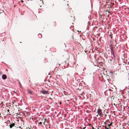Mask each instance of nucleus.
<instances>
[{
    "instance_id": "nucleus-1",
    "label": "nucleus",
    "mask_w": 129,
    "mask_h": 129,
    "mask_svg": "<svg viewBox=\"0 0 129 129\" xmlns=\"http://www.w3.org/2000/svg\"><path fill=\"white\" fill-rule=\"evenodd\" d=\"M102 110L101 109H99L97 110V113H98V114L101 117H102L103 115V113L102 112Z\"/></svg>"
},
{
    "instance_id": "nucleus-2",
    "label": "nucleus",
    "mask_w": 129,
    "mask_h": 129,
    "mask_svg": "<svg viewBox=\"0 0 129 129\" xmlns=\"http://www.w3.org/2000/svg\"><path fill=\"white\" fill-rule=\"evenodd\" d=\"M41 92L43 94H48V92L47 91L44 90H41Z\"/></svg>"
},
{
    "instance_id": "nucleus-3",
    "label": "nucleus",
    "mask_w": 129,
    "mask_h": 129,
    "mask_svg": "<svg viewBox=\"0 0 129 129\" xmlns=\"http://www.w3.org/2000/svg\"><path fill=\"white\" fill-rule=\"evenodd\" d=\"M111 52L113 55V58H114V59L115 58V55L114 54V52L112 48H111Z\"/></svg>"
},
{
    "instance_id": "nucleus-4",
    "label": "nucleus",
    "mask_w": 129,
    "mask_h": 129,
    "mask_svg": "<svg viewBox=\"0 0 129 129\" xmlns=\"http://www.w3.org/2000/svg\"><path fill=\"white\" fill-rule=\"evenodd\" d=\"M15 124L14 123H11L10 125V128H12L14 126Z\"/></svg>"
},
{
    "instance_id": "nucleus-5",
    "label": "nucleus",
    "mask_w": 129,
    "mask_h": 129,
    "mask_svg": "<svg viewBox=\"0 0 129 129\" xmlns=\"http://www.w3.org/2000/svg\"><path fill=\"white\" fill-rule=\"evenodd\" d=\"M2 78L4 80L6 79L7 78V76L5 74L3 75L2 76Z\"/></svg>"
},
{
    "instance_id": "nucleus-6",
    "label": "nucleus",
    "mask_w": 129,
    "mask_h": 129,
    "mask_svg": "<svg viewBox=\"0 0 129 129\" xmlns=\"http://www.w3.org/2000/svg\"><path fill=\"white\" fill-rule=\"evenodd\" d=\"M46 119L45 118L44 119H42L41 120V122H42V123H43L44 124H45V123L46 121Z\"/></svg>"
},
{
    "instance_id": "nucleus-7",
    "label": "nucleus",
    "mask_w": 129,
    "mask_h": 129,
    "mask_svg": "<svg viewBox=\"0 0 129 129\" xmlns=\"http://www.w3.org/2000/svg\"><path fill=\"white\" fill-rule=\"evenodd\" d=\"M27 91L28 94H33V92L31 90H27Z\"/></svg>"
},
{
    "instance_id": "nucleus-8",
    "label": "nucleus",
    "mask_w": 129,
    "mask_h": 129,
    "mask_svg": "<svg viewBox=\"0 0 129 129\" xmlns=\"http://www.w3.org/2000/svg\"><path fill=\"white\" fill-rule=\"evenodd\" d=\"M5 9H0V13H2L4 12Z\"/></svg>"
},
{
    "instance_id": "nucleus-9",
    "label": "nucleus",
    "mask_w": 129,
    "mask_h": 129,
    "mask_svg": "<svg viewBox=\"0 0 129 129\" xmlns=\"http://www.w3.org/2000/svg\"><path fill=\"white\" fill-rule=\"evenodd\" d=\"M62 1L65 2L66 3V4L68 6V0H61Z\"/></svg>"
},
{
    "instance_id": "nucleus-10",
    "label": "nucleus",
    "mask_w": 129,
    "mask_h": 129,
    "mask_svg": "<svg viewBox=\"0 0 129 129\" xmlns=\"http://www.w3.org/2000/svg\"><path fill=\"white\" fill-rule=\"evenodd\" d=\"M112 123H113L112 122H111L110 124H108V127H109L111 126L112 125Z\"/></svg>"
},
{
    "instance_id": "nucleus-11",
    "label": "nucleus",
    "mask_w": 129,
    "mask_h": 129,
    "mask_svg": "<svg viewBox=\"0 0 129 129\" xmlns=\"http://www.w3.org/2000/svg\"><path fill=\"white\" fill-rule=\"evenodd\" d=\"M23 2H24V1L23 0H21L20 1L19 3L20 4L21 3H22Z\"/></svg>"
},
{
    "instance_id": "nucleus-12",
    "label": "nucleus",
    "mask_w": 129,
    "mask_h": 129,
    "mask_svg": "<svg viewBox=\"0 0 129 129\" xmlns=\"http://www.w3.org/2000/svg\"><path fill=\"white\" fill-rule=\"evenodd\" d=\"M108 14H107V13H106V15H107V16L108 17H109V13L110 12V11L109 10L108 11Z\"/></svg>"
},
{
    "instance_id": "nucleus-13",
    "label": "nucleus",
    "mask_w": 129,
    "mask_h": 129,
    "mask_svg": "<svg viewBox=\"0 0 129 129\" xmlns=\"http://www.w3.org/2000/svg\"><path fill=\"white\" fill-rule=\"evenodd\" d=\"M109 36H111V39L112 38V35H109Z\"/></svg>"
},
{
    "instance_id": "nucleus-14",
    "label": "nucleus",
    "mask_w": 129,
    "mask_h": 129,
    "mask_svg": "<svg viewBox=\"0 0 129 129\" xmlns=\"http://www.w3.org/2000/svg\"><path fill=\"white\" fill-rule=\"evenodd\" d=\"M2 73L1 72V71H0V75H1V74H2Z\"/></svg>"
},
{
    "instance_id": "nucleus-15",
    "label": "nucleus",
    "mask_w": 129,
    "mask_h": 129,
    "mask_svg": "<svg viewBox=\"0 0 129 129\" xmlns=\"http://www.w3.org/2000/svg\"><path fill=\"white\" fill-rule=\"evenodd\" d=\"M42 123V122H40L39 123V124H41Z\"/></svg>"
},
{
    "instance_id": "nucleus-16",
    "label": "nucleus",
    "mask_w": 129,
    "mask_h": 129,
    "mask_svg": "<svg viewBox=\"0 0 129 129\" xmlns=\"http://www.w3.org/2000/svg\"><path fill=\"white\" fill-rule=\"evenodd\" d=\"M105 128L106 129H108V128L106 126H105Z\"/></svg>"
},
{
    "instance_id": "nucleus-17",
    "label": "nucleus",
    "mask_w": 129,
    "mask_h": 129,
    "mask_svg": "<svg viewBox=\"0 0 129 129\" xmlns=\"http://www.w3.org/2000/svg\"><path fill=\"white\" fill-rule=\"evenodd\" d=\"M7 111L8 112H9V109H8Z\"/></svg>"
},
{
    "instance_id": "nucleus-18",
    "label": "nucleus",
    "mask_w": 129,
    "mask_h": 129,
    "mask_svg": "<svg viewBox=\"0 0 129 129\" xmlns=\"http://www.w3.org/2000/svg\"><path fill=\"white\" fill-rule=\"evenodd\" d=\"M107 123H106V122H104V124H107Z\"/></svg>"
},
{
    "instance_id": "nucleus-19",
    "label": "nucleus",
    "mask_w": 129,
    "mask_h": 129,
    "mask_svg": "<svg viewBox=\"0 0 129 129\" xmlns=\"http://www.w3.org/2000/svg\"><path fill=\"white\" fill-rule=\"evenodd\" d=\"M92 129H94V127L93 126L92 127Z\"/></svg>"
},
{
    "instance_id": "nucleus-20",
    "label": "nucleus",
    "mask_w": 129,
    "mask_h": 129,
    "mask_svg": "<svg viewBox=\"0 0 129 129\" xmlns=\"http://www.w3.org/2000/svg\"><path fill=\"white\" fill-rule=\"evenodd\" d=\"M91 125V123H90V124H89V125Z\"/></svg>"
},
{
    "instance_id": "nucleus-21",
    "label": "nucleus",
    "mask_w": 129,
    "mask_h": 129,
    "mask_svg": "<svg viewBox=\"0 0 129 129\" xmlns=\"http://www.w3.org/2000/svg\"><path fill=\"white\" fill-rule=\"evenodd\" d=\"M86 128V127H84V128H83V129H85V128Z\"/></svg>"
},
{
    "instance_id": "nucleus-22",
    "label": "nucleus",
    "mask_w": 129,
    "mask_h": 129,
    "mask_svg": "<svg viewBox=\"0 0 129 129\" xmlns=\"http://www.w3.org/2000/svg\"><path fill=\"white\" fill-rule=\"evenodd\" d=\"M109 90H111V89H109Z\"/></svg>"
},
{
    "instance_id": "nucleus-23",
    "label": "nucleus",
    "mask_w": 129,
    "mask_h": 129,
    "mask_svg": "<svg viewBox=\"0 0 129 129\" xmlns=\"http://www.w3.org/2000/svg\"><path fill=\"white\" fill-rule=\"evenodd\" d=\"M12 103L13 104H14L13 102H12Z\"/></svg>"
},
{
    "instance_id": "nucleus-24",
    "label": "nucleus",
    "mask_w": 129,
    "mask_h": 129,
    "mask_svg": "<svg viewBox=\"0 0 129 129\" xmlns=\"http://www.w3.org/2000/svg\"><path fill=\"white\" fill-rule=\"evenodd\" d=\"M107 11H108V10H107L106 11V12H107Z\"/></svg>"
},
{
    "instance_id": "nucleus-25",
    "label": "nucleus",
    "mask_w": 129,
    "mask_h": 129,
    "mask_svg": "<svg viewBox=\"0 0 129 129\" xmlns=\"http://www.w3.org/2000/svg\"><path fill=\"white\" fill-rule=\"evenodd\" d=\"M106 115H107L106 114H105V116H106Z\"/></svg>"
},
{
    "instance_id": "nucleus-26",
    "label": "nucleus",
    "mask_w": 129,
    "mask_h": 129,
    "mask_svg": "<svg viewBox=\"0 0 129 129\" xmlns=\"http://www.w3.org/2000/svg\"><path fill=\"white\" fill-rule=\"evenodd\" d=\"M29 129H33L32 128H29Z\"/></svg>"
},
{
    "instance_id": "nucleus-27",
    "label": "nucleus",
    "mask_w": 129,
    "mask_h": 129,
    "mask_svg": "<svg viewBox=\"0 0 129 129\" xmlns=\"http://www.w3.org/2000/svg\"><path fill=\"white\" fill-rule=\"evenodd\" d=\"M98 116V115H97L96 116Z\"/></svg>"
},
{
    "instance_id": "nucleus-28",
    "label": "nucleus",
    "mask_w": 129,
    "mask_h": 129,
    "mask_svg": "<svg viewBox=\"0 0 129 129\" xmlns=\"http://www.w3.org/2000/svg\"><path fill=\"white\" fill-rule=\"evenodd\" d=\"M124 129H125V128H124V127L123 128Z\"/></svg>"
},
{
    "instance_id": "nucleus-29",
    "label": "nucleus",
    "mask_w": 129,
    "mask_h": 129,
    "mask_svg": "<svg viewBox=\"0 0 129 129\" xmlns=\"http://www.w3.org/2000/svg\"><path fill=\"white\" fill-rule=\"evenodd\" d=\"M14 102H15V101H14Z\"/></svg>"
},
{
    "instance_id": "nucleus-30",
    "label": "nucleus",
    "mask_w": 129,
    "mask_h": 129,
    "mask_svg": "<svg viewBox=\"0 0 129 129\" xmlns=\"http://www.w3.org/2000/svg\"><path fill=\"white\" fill-rule=\"evenodd\" d=\"M1 113H0V115H1Z\"/></svg>"
},
{
    "instance_id": "nucleus-31",
    "label": "nucleus",
    "mask_w": 129,
    "mask_h": 129,
    "mask_svg": "<svg viewBox=\"0 0 129 129\" xmlns=\"http://www.w3.org/2000/svg\"><path fill=\"white\" fill-rule=\"evenodd\" d=\"M1 117V116H0V117Z\"/></svg>"
},
{
    "instance_id": "nucleus-32",
    "label": "nucleus",
    "mask_w": 129,
    "mask_h": 129,
    "mask_svg": "<svg viewBox=\"0 0 129 129\" xmlns=\"http://www.w3.org/2000/svg\"><path fill=\"white\" fill-rule=\"evenodd\" d=\"M0 129H1V128H0Z\"/></svg>"
}]
</instances>
